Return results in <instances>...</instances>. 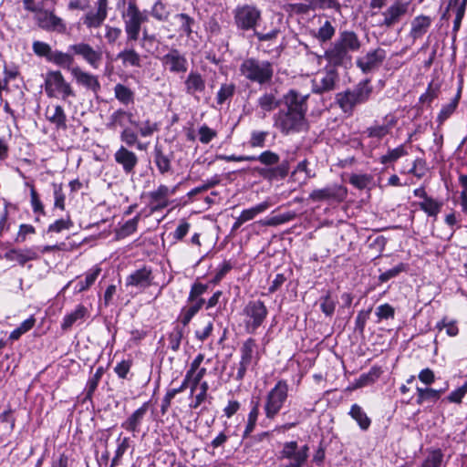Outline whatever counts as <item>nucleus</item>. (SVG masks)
Returning <instances> with one entry per match:
<instances>
[{"label":"nucleus","mask_w":467,"mask_h":467,"mask_svg":"<svg viewBox=\"0 0 467 467\" xmlns=\"http://www.w3.org/2000/svg\"><path fill=\"white\" fill-rule=\"evenodd\" d=\"M285 108L275 114L274 127L282 134L297 133L306 129V112L308 95H303L295 89H290L283 97Z\"/></svg>","instance_id":"nucleus-1"},{"label":"nucleus","mask_w":467,"mask_h":467,"mask_svg":"<svg viewBox=\"0 0 467 467\" xmlns=\"http://www.w3.org/2000/svg\"><path fill=\"white\" fill-rule=\"evenodd\" d=\"M372 91L373 88L369 81L363 80L352 88L337 93L336 95V103L345 114L351 116L357 106L364 104L369 99Z\"/></svg>","instance_id":"nucleus-2"},{"label":"nucleus","mask_w":467,"mask_h":467,"mask_svg":"<svg viewBox=\"0 0 467 467\" xmlns=\"http://www.w3.org/2000/svg\"><path fill=\"white\" fill-rule=\"evenodd\" d=\"M239 70L246 79L260 85L269 83L274 75L272 63L254 57L245 58L241 63Z\"/></svg>","instance_id":"nucleus-3"},{"label":"nucleus","mask_w":467,"mask_h":467,"mask_svg":"<svg viewBox=\"0 0 467 467\" xmlns=\"http://www.w3.org/2000/svg\"><path fill=\"white\" fill-rule=\"evenodd\" d=\"M124 22L127 41H136L139 38L142 24L148 21V12L140 11L135 0H130L128 6L121 13Z\"/></svg>","instance_id":"nucleus-4"},{"label":"nucleus","mask_w":467,"mask_h":467,"mask_svg":"<svg viewBox=\"0 0 467 467\" xmlns=\"http://www.w3.org/2000/svg\"><path fill=\"white\" fill-rule=\"evenodd\" d=\"M288 383L284 379H280L267 392L264 405L266 419L272 420L279 414L288 398Z\"/></svg>","instance_id":"nucleus-5"},{"label":"nucleus","mask_w":467,"mask_h":467,"mask_svg":"<svg viewBox=\"0 0 467 467\" xmlns=\"http://www.w3.org/2000/svg\"><path fill=\"white\" fill-rule=\"evenodd\" d=\"M308 456V445L299 446L297 441H291L283 444L277 458L282 462V467H303Z\"/></svg>","instance_id":"nucleus-6"},{"label":"nucleus","mask_w":467,"mask_h":467,"mask_svg":"<svg viewBox=\"0 0 467 467\" xmlns=\"http://www.w3.org/2000/svg\"><path fill=\"white\" fill-rule=\"evenodd\" d=\"M262 17V11L254 5H238L234 11V24L243 31H254Z\"/></svg>","instance_id":"nucleus-7"},{"label":"nucleus","mask_w":467,"mask_h":467,"mask_svg":"<svg viewBox=\"0 0 467 467\" xmlns=\"http://www.w3.org/2000/svg\"><path fill=\"white\" fill-rule=\"evenodd\" d=\"M243 314L244 316L245 330L254 334L265 320L268 311L263 301L254 300L245 305Z\"/></svg>","instance_id":"nucleus-8"},{"label":"nucleus","mask_w":467,"mask_h":467,"mask_svg":"<svg viewBox=\"0 0 467 467\" xmlns=\"http://www.w3.org/2000/svg\"><path fill=\"white\" fill-rule=\"evenodd\" d=\"M45 85L46 93L50 98L67 99L68 97H75L70 84L66 81L60 71L48 72Z\"/></svg>","instance_id":"nucleus-9"},{"label":"nucleus","mask_w":467,"mask_h":467,"mask_svg":"<svg viewBox=\"0 0 467 467\" xmlns=\"http://www.w3.org/2000/svg\"><path fill=\"white\" fill-rule=\"evenodd\" d=\"M161 62L163 67L173 74H184L188 70V61L185 55L177 48H171L162 56Z\"/></svg>","instance_id":"nucleus-10"},{"label":"nucleus","mask_w":467,"mask_h":467,"mask_svg":"<svg viewBox=\"0 0 467 467\" xmlns=\"http://www.w3.org/2000/svg\"><path fill=\"white\" fill-rule=\"evenodd\" d=\"M347 196V190L345 187L338 184L327 185L323 189L314 190L309 194V199L314 202L323 201H336L341 202Z\"/></svg>","instance_id":"nucleus-11"},{"label":"nucleus","mask_w":467,"mask_h":467,"mask_svg":"<svg viewBox=\"0 0 467 467\" xmlns=\"http://www.w3.org/2000/svg\"><path fill=\"white\" fill-rule=\"evenodd\" d=\"M338 79V73L335 68L326 69L313 79V92L322 94L331 91L335 89Z\"/></svg>","instance_id":"nucleus-12"},{"label":"nucleus","mask_w":467,"mask_h":467,"mask_svg":"<svg viewBox=\"0 0 467 467\" xmlns=\"http://www.w3.org/2000/svg\"><path fill=\"white\" fill-rule=\"evenodd\" d=\"M320 57H324L333 67H347L352 59L351 55L348 54L336 40Z\"/></svg>","instance_id":"nucleus-13"},{"label":"nucleus","mask_w":467,"mask_h":467,"mask_svg":"<svg viewBox=\"0 0 467 467\" xmlns=\"http://www.w3.org/2000/svg\"><path fill=\"white\" fill-rule=\"evenodd\" d=\"M387 56L386 50L378 47L374 50L368 51L364 57L357 59V66L364 73H368L374 68L379 67L385 60Z\"/></svg>","instance_id":"nucleus-14"},{"label":"nucleus","mask_w":467,"mask_h":467,"mask_svg":"<svg viewBox=\"0 0 467 467\" xmlns=\"http://www.w3.org/2000/svg\"><path fill=\"white\" fill-rule=\"evenodd\" d=\"M408 9L409 3L395 2L382 13L384 19L379 26L387 28L393 27L407 14Z\"/></svg>","instance_id":"nucleus-15"},{"label":"nucleus","mask_w":467,"mask_h":467,"mask_svg":"<svg viewBox=\"0 0 467 467\" xmlns=\"http://www.w3.org/2000/svg\"><path fill=\"white\" fill-rule=\"evenodd\" d=\"M153 275L150 267L143 266L135 270L126 278L127 287H135L139 290H144L152 284Z\"/></svg>","instance_id":"nucleus-16"},{"label":"nucleus","mask_w":467,"mask_h":467,"mask_svg":"<svg viewBox=\"0 0 467 467\" xmlns=\"http://www.w3.org/2000/svg\"><path fill=\"white\" fill-rule=\"evenodd\" d=\"M114 161L121 166L123 171L127 174H133L139 162V158L135 152L130 150L124 145H121L114 153Z\"/></svg>","instance_id":"nucleus-17"},{"label":"nucleus","mask_w":467,"mask_h":467,"mask_svg":"<svg viewBox=\"0 0 467 467\" xmlns=\"http://www.w3.org/2000/svg\"><path fill=\"white\" fill-rule=\"evenodd\" d=\"M150 402H144L139 409L134 410L122 423L121 428L131 432L135 437L140 431L141 424L149 410Z\"/></svg>","instance_id":"nucleus-18"},{"label":"nucleus","mask_w":467,"mask_h":467,"mask_svg":"<svg viewBox=\"0 0 467 467\" xmlns=\"http://www.w3.org/2000/svg\"><path fill=\"white\" fill-rule=\"evenodd\" d=\"M36 19L38 26L45 30L57 32L66 30V26L62 19L57 16L53 12L41 9L36 15Z\"/></svg>","instance_id":"nucleus-19"},{"label":"nucleus","mask_w":467,"mask_h":467,"mask_svg":"<svg viewBox=\"0 0 467 467\" xmlns=\"http://www.w3.org/2000/svg\"><path fill=\"white\" fill-rule=\"evenodd\" d=\"M74 54L82 57L93 68H98L102 60V52L95 50L90 45L78 43L69 47Z\"/></svg>","instance_id":"nucleus-20"},{"label":"nucleus","mask_w":467,"mask_h":467,"mask_svg":"<svg viewBox=\"0 0 467 467\" xmlns=\"http://www.w3.org/2000/svg\"><path fill=\"white\" fill-rule=\"evenodd\" d=\"M70 73L78 85L83 86L95 94L100 90L101 86L97 76L83 71L79 67H72Z\"/></svg>","instance_id":"nucleus-21"},{"label":"nucleus","mask_w":467,"mask_h":467,"mask_svg":"<svg viewBox=\"0 0 467 467\" xmlns=\"http://www.w3.org/2000/svg\"><path fill=\"white\" fill-rule=\"evenodd\" d=\"M172 152H166L161 144H156L153 150L154 163L161 174L168 173L171 171Z\"/></svg>","instance_id":"nucleus-22"},{"label":"nucleus","mask_w":467,"mask_h":467,"mask_svg":"<svg viewBox=\"0 0 467 467\" xmlns=\"http://www.w3.org/2000/svg\"><path fill=\"white\" fill-rule=\"evenodd\" d=\"M175 192V188L170 190L166 185H160L157 190L149 193L151 210L157 211L168 206V197Z\"/></svg>","instance_id":"nucleus-23"},{"label":"nucleus","mask_w":467,"mask_h":467,"mask_svg":"<svg viewBox=\"0 0 467 467\" xmlns=\"http://www.w3.org/2000/svg\"><path fill=\"white\" fill-rule=\"evenodd\" d=\"M45 115L47 119L55 125L57 130H67V115L60 105L47 106Z\"/></svg>","instance_id":"nucleus-24"},{"label":"nucleus","mask_w":467,"mask_h":467,"mask_svg":"<svg viewBox=\"0 0 467 467\" xmlns=\"http://www.w3.org/2000/svg\"><path fill=\"white\" fill-rule=\"evenodd\" d=\"M185 92L190 96H195L205 89V80L196 70H192L184 80Z\"/></svg>","instance_id":"nucleus-25"},{"label":"nucleus","mask_w":467,"mask_h":467,"mask_svg":"<svg viewBox=\"0 0 467 467\" xmlns=\"http://www.w3.org/2000/svg\"><path fill=\"white\" fill-rule=\"evenodd\" d=\"M336 41L348 54L357 52L361 47V42L354 31L345 30L340 32Z\"/></svg>","instance_id":"nucleus-26"},{"label":"nucleus","mask_w":467,"mask_h":467,"mask_svg":"<svg viewBox=\"0 0 467 467\" xmlns=\"http://www.w3.org/2000/svg\"><path fill=\"white\" fill-rule=\"evenodd\" d=\"M127 122L134 127H139V121L133 119V114L130 111L119 109L109 116L107 127L109 129H115L117 127L125 128Z\"/></svg>","instance_id":"nucleus-27"},{"label":"nucleus","mask_w":467,"mask_h":467,"mask_svg":"<svg viewBox=\"0 0 467 467\" xmlns=\"http://www.w3.org/2000/svg\"><path fill=\"white\" fill-rule=\"evenodd\" d=\"M37 253L32 248L10 249L5 254V258L8 261H16L24 265L28 261L38 259Z\"/></svg>","instance_id":"nucleus-28"},{"label":"nucleus","mask_w":467,"mask_h":467,"mask_svg":"<svg viewBox=\"0 0 467 467\" xmlns=\"http://www.w3.org/2000/svg\"><path fill=\"white\" fill-rule=\"evenodd\" d=\"M431 23L432 19L428 16L421 15L414 17L410 24V36L413 40L422 37L428 32Z\"/></svg>","instance_id":"nucleus-29"},{"label":"nucleus","mask_w":467,"mask_h":467,"mask_svg":"<svg viewBox=\"0 0 467 467\" xmlns=\"http://www.w3.org/2000/svg\"><path fill=\"white\" fill-rule=\"evenodd\" d=\"M88 314V308L83 305L77 306L76 309L71 313L66 315L61 323V328L67 331L71 327L80 320H84Z\"/></svg>","instance_id":"nucleus-30"},{"label":"nucleus","mask_w":467,"mask_h":467,"mask_svg":"<svg viewBox=\"0 0 467 467\" xmlns=\"http://www.w3.org/2000/svg\"><path fill=\"white\" fill-rule=\"evenodd\" d=\"M139 132L134 131L130 128L125 127L119 134L120 140L125 147H136L139 150H145L148 147L147 143H142L139 140Z\"/></svg>","instance_id":"nucleus-31"},{"label":"nucleus","mask_w":467,"mask_h":467,"mask_svg":"<svg viewBox=\"0 0 467 467\" xmlns=\"http://www.w3.org/2000/svg\"><path fill=\"white\" fill-rule=\"evenodd\" d=\"M289 162L288 161H283L278 166L273 168V169H258V172L260 175H262L264 178L273 180V179H284L287 176L289 172Z\"/></svg>","instance_id":"nucleus-32"},{"label":"nucleus","mask_w":467,"mask_h":467,"mask_svg":"<svg viewBox=\"0 0 467 467\" xmlns=\"http://www.w3.org/2000/svg\"><path fill=\"white\" fill-rule=\"evenodd\" d=\"M446 389H447V387L443 388V389H440L418 387L417 388L418 397H417L416 402L419 405L423 404L425 401L435 402V401H437L441 398V394Z\"/></svg>","instance_id":"nucleus-33"},{"label":"nucleus","mask_w":467,"mask_h":467,"mask_svg":"<svg viewBox=\"0 0 467 467\" xmlns=\"http://www.w3.org/2000/svg\"><path fill=\"white\" fill-rule=\"evenodd\" d=\"M279 99L273 92H265L257 99V106L264 113H268L278 108Z\"/></svg>","instance_id":"nucleus-34"},{"label":"nucleus","mask_w":467,"mask_h":467,"mask_svg":"<svg viewBox=\"0 0 467 467\" xmlns=\"http://www.w3.org/2000/svg\"><path fill=\"white\" fill-rule=\"evenodd\" d=\"M348 414L357 421L362 431L368 430L371 424V420L359 405L353 404Z\"/></svg>","instance_id":"nucleus-35"},{"label":"nucleus","mask_w":467,"mask_h":467,"mask_svg":"<svg viewBox=\"0 0 467 467\" xmlns=\"http://www.w3.org/2000/svg\"><path fill=\"white\" fill-rule=\"evenodd\" d=\"M390 125L379 124L375 122L373 125L368 127L363 131V135L367 136V138L377 139L378 140H380L390 132Z\"/></svg>","instance_id":"nucleus-36"},{"label":"nucleus","mask_w":467,"mask_h":467,"mask_svg":"<svg viewBox=\"0 0 467 467\" xmlns=\"http://www.w3.org/2000/svg\"><path fill=\"white\" fill-rule=\"evenodd\" d=\"M115 98L125 106L134 103V92L123 84H117L114 87Z\"/></svg>","instance_id":"nucleus-37"},{"label":"nucleus","mask_w":467,"mask_h":467,"mask_svg":"<svg viewBox=\"0 0 467 467\" xmlns=\"http://www.w3.org/2000/svg\"><path fill=\"white\" fill-rule=\"evenodd\" d=\"M101 269L99 267H95L89 270L86 275L84 280L78 281L75 285V293L78 294L88 290L96 281L99 275L100 274Z\"/></svg>","instance_id":"nucleus-38"},{"label":"nucleus","mask_w":467,"mask_h":467,"mask_svg":"<svg viewBox=\"0 0 467 467\" xmlns=\"http://www.w3.org/2000/svg\"><path fill=\"white\" fill-rule=\"evenodd\" d=\"M427 456L418 467H441L443 462V452L441 449H429Z\"/></svg>","instance_id":"nucleus-39"},{"label":"nucleus","mask_w":467,"mask_h":467,"mask_svg":"<svg viewBox=\"0 0 467 467\" xmlns=\"http://www.w3.org/2000/svg\"><path fill=\"white\" fill-rule=\"evenodd\" d=\"M408 151L404 145H400L395 149H389L388 151L379 157V162L381 164L394 163L399 159L406 156Z\"/></svg>","instance_id":"nucleus-40"},{"label":"nucleus","mask_w":467,"mask_h":467,"mask_svg":"<svg viewBox=\"0 0 467 467\" xmlns=\"http://www.w3.org/2000/svg\"><path fill=\"white\" fill-rule=\"evenodd\" d=\"M461 93H462V87L460 86L457 91V94L455 97L446 105H444L439 115H438V121L440 123H442L444 120H446L456 109L459 100L461 99Z\"/></svg>","instance_id":"nucleus-41"},{"label":"nucleus","mask_w":467,"mask_h":467,"mask_svg":"<svg viewBox=\"0 0 467 467\" xmlns=\"http://www.w3.org/2000/svg\"><path fill=\"white\" fill-rule=\"evenodd\" d=\"M288 421L283 425L284 430H289L298 425L304 419V414L300 409L293 407L283 413Z\"/></svg>","instance_id":"nucleus-42"},{"label":"nucleus","mask_w":467,"mask_h":467,"mask_svg":"<svg viewBox=\"0 0 467 467\" xmlns=\"http://www.w3.org/2000/svg\"><path fill=\"white\" fill-rule=\"evenodd\" d=\"M124 66L140 67V57L133 48H126L117 55Z\"/></svg>","instance_id":"nucleus-43"},{"label":"nucleus","mask_w":467,"mask_h":467,"mask_svg":"<svg viewBox=\"0 0 467 467\" xmlns=\"http://www.w3.org/2000/svg\"><path fill=\"white\" fill-rule=\"evenodd\" d=\"M49 62H52L61 67L70 70L74 62V57L68 53H64L58 50L53 51Z\"/></svg>","instance_id":"nucleus-44"},{"label":"nucleus","mask_w":467,"mask_h":467,"mask_svg":"<svg viewBox=\"0 0 467 467\" xmlns=\"http://www.w3.org/2000/svg\"><path fill=\"white\" fill-rule=\"evenodd\" d=\"M420 210L426 213L429 216L436 217L441 212L442 202L434 200L431 197L425 198L424 201L419 202Z\"/></svg>","instance_id":"nucleus-45"},{"label":"nucleus","mask_w":467,"mask_h":467,"mask_svg":"<svg viewBox=\"0 0 467 467\" xmlns=\"http://www.w3.org/2000/svg\"><path fill=\"white\" fill-rule=\"evenodd\" d=\"M270 207V202L265 201L257 205L245 209L241 213L242 220L245 222L253 220L257 214L264 213Z\"/></svg>","instance_id":"nucleus-46"},{"label":"nucleus","mask_w":467,"mask_h":467,"mask_svg":"<svg viewBox=\"0 0 467 467\" xmlns=\"http://www.w3.org/2000/svg\"><path fill=\"white\" fill-rule=\"evenodd\" d=\"M138 132L140 137H151L155 132L160 130V123L146 119L141 123L139 122Z\"/></svg>","instance_id":"nucleus-47"},{"label":"nucleus","mask_w":467,"mask_h":467,"mask_svg":"<svg viewBox=\"0 0 467 467\" xmlns=\"http://www.w3.org/2000/svg\"><path fill=\"white\" fill-rule=\"evenodd\" d=\"M255 348H256L255 340L251 337L246 339L243 343V345L240 348L241 359L247 363L252 364L253 356H254V352Z\"/></svg>","instance_id":"nucleus-48"},{"label":"nucleus","mask_w":467,"mask_h":467,"mask_svg":"<svg viewBox=\"0 0 467 467\" xmlns=\"http://www.w3.org/2000/svg\"><path fill=\"white\" fill-rule=\"evenodd\" d=\"M235 88L234 83L222 84L216 95L217 103L223 105L227 99H231L235 92Z\"/></svg>","instance_id":"nucleus-49"},{"label":"nucleus","mask_w":467,"mask_h":467,"mask_svg":"<svg viewBox=\"0 0 467 467\" xmlns=\"http://www.w3.org/2000/svg\"><path fill=\"white\" fill-rule=\"evenodd\" d=\"M269 132L266 130H253L251 132L248 144L251 148H264L265 147L266 139Z\"/></svg>","instance_id":"nucleus-50"},{"label":"nucleus","mask_w":467,"mask_h":467,"mask_svg":"<svg viewBox=\"0 0 467 467\" xmlns=\"http://www.w3.org/2000/svg\"><path fill=\"white\" fill-rule=\"evenodd\" d=\"M335 32L336 29L332 26L331 22L326 21L323 26H320L315 36L319 42L325 43L329 41L334 36Z\"/></svg>","instance_id":"nucleus-51"},{"label":"nucleus","mask_w":467,"mask_h":467,"mask_svg":"<svg viewBox=\"0 0 467 467\" xmlns=\"http://www.w3.org/2000/svg\"><path fill=\"white\" fill-rule=\"evenodd\" d=\"M305 2H310L312 11L317 9H340V4L337 0H305Z\"/></svg>","instance_id":"nucleus-52"},{"label":"nucleus","mask_w":467,"mask_h":467,"mask_svg":"<svg viewBox=\"0 0 467 467\" xmlns=\"http://www.w3.org/2000/svg\"><path fill=\"white\" fill-rule=\"evenodd\" d=\"M258 415H259V403L255 402L253 405V407L248 414L247 423H246V426H245V429L244 431V437H247L254 430Z\"/></svg>","instance_id":"nucleus-53"},{"label":"nucleus","mask_w":467,"mask_h":467,"mask_svg":"<svg viewBox=\"0 0 467 467\" xmlns=\"http://www.w3.org/2000/svg\"><path fill=\"white\" fill-rule=\"evenodd\" d=\"M251 157L254 158V161H258L265 166L275 165L280 161L279 155L271 150H265V151L262 152L261 154H259L258 156L253 155Z\"/></svg>","instance_id":"nucleus-54"},{"label":"nucleus","mask_w":467,"mask_h":467,"mask_svg":"<svg viewBox=\"0 0 467 467\" xmlns=\"http://www.w3.org/2000/svg\"><path fill=\"white\" fill-rule=\"evenodd\" d=\"M436 328L439 331H441V330L445 329L446 330V334L449 337H455L459 333V328L457 327L456 321L449 320L447 317H444L441 321H439L436 324Z\"/></svg>","instance_id":"nucleus-55"},{"label":"nucleus","mask_w":467,"mask_h":467,"mask_svg":"<svg viewBox=\"0 0 467 467\" xmlns=\"http://www.w3.org/2000/svg\"><path fill=\"white\" fill-rule=\"evenodd\" d=\"M184 335V327L179 326L174 327L173 330L169 336L170 348L173 351H177L180 348L181 341Z\"/></svg>","instance_id":"nucleus-56"},{"label":"nucleus","mask_w":467,"mask_h":467,"mask_svg":"<svg viewBox=\"0 0 467 467\" xmlns=\"http://www.w3.org/2000/svg\"><path fill=\"white\" fill-rule=\"evenodd\" d=\"M118 442L119 444L115 451V456L113 457L109 467H115L116 465H118L120 458L123 456V454L130 447V438L124 437L122 440L119 438Z\"/></svg>","instance_id":"nucleus-57"},{"label":"nucleus","mask_w":467,"mask_h":467,"mask_svg":"<svg viewBox=\"0 0 467 467\" xmlns=\"http://www.w3.org/2000/svg\"><path fill=\"white\" fill-rule=\"evenodd\" d=\"M320 308L321 311L327 317H331L334 314L336 308V302L331 298V294L329 291L327 292L325 296L321 298Z\"/></svg>","instance_id":"nucleus-58"},{"label":"nucleus","mask_w":467,"mask_h":467,"mask_svg":"<svg viewBox=\"0 0 467 467\" xmlns=\"http://www.w3.org/2000/svg\"><path fill=\"white\" fill-rule=\"evenodd\" d=\"M445 223L451 228V230L444 235H441V238L450 240L453 236L456 229L460 227L459 219L455 213H451L445 216Z\"/></svg>","instance_id":"nucleus-59"},{"label":"nucleus","mask_w":467,"mask_h":467,"mask_svg":"<svg viewBox=\"0 0 467 467\" xmlns=\"http://www.w3.org/2000/svg\"><path fill=\"white\" fill-rule=\"evenodd\" d=\"M106 17L97 12H88L83 20L84 25H86L88 28L92 27H99Z\"/></svg>","instance_id":"nucleus-60"},{"label":"nucleus","mask_w":467,"mask_h":467,"mask_svg":"<svg viewBox=\"0 0 467 467\" xmlns=\"http://www.w3.org/2000/svg\"><path fill=\"white\" fill-rule=\"evenodd\" d=\"M406 270H407V265L403 263H400L393 268L389 269V270L385 271L384 273H382L381 275H379V280L381 283H385V282L389 281V279L398 276L400 273L405 272Z\"/></svg>","instance_id":"nucleus-61"},{"label":"nucleus","mask_w":467,"mask_h":467,"mask_svg":"<svg viewBox=\"0 0 467 467\" xmlns=\"http://www.w3.org/2000/svg\"><path fill=\"white\" fill-rule=\"evenodd\" d=\"M104 373V369L102 367L97 368L94 375L88 379L87 383V398L90 399L96 390L98 384Z\"/></svg>","instance_id":"nucleus-62"},{"label":"nucleus","mask_w":467,"mask_h":467,"mask_svg":"<svg viewBox=\"0 0 467 467\" xmlns=\"http://www.w3.org/2000/svg\"><path fill=\"white\" fill-rule=\"evenodd\" d=\"M32 48L36 55L44 57L49 61V57H51L53 51L48 44L41 41H35Z\"/></svg>","instance_id":"nucleus-63"},{"label":"nucleus","mask_w":467,"mask_h":467,"mask_svg":"<svg viewBox=\"0 0 467 467\" xmlns=\"http://www.w3.org/2000/svg\"><path fill=\"white\" fill-rule=\"evenodd\" d=\"M395 309L389 304H383L377 307L376 316L379 320L394 318Z\"/></svg>","instance_id":"nucleus-64"}]
</instances>
